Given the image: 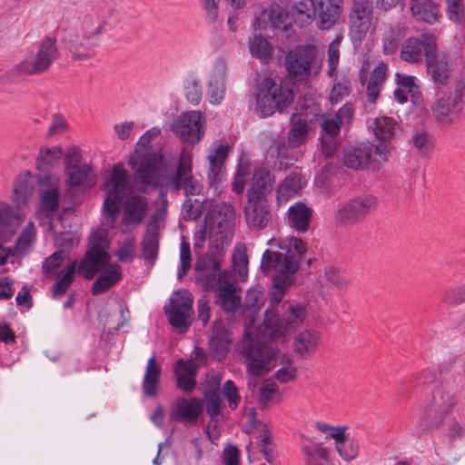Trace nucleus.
I'll return each mask as SVG.
<instances>
[{"instance_id": "1", "label": "nucleus", "mask_w": 465, "mask_h": 465, "mask_svg": "<svg viewBox=\"0 0 465 465\" xmlns=\"http://www.w3.org/2000/svg\"><path fill=\"white\" fill-rule=\"evenodd\" d=\"M164 187L171 192H184L187 198L182 205V211L185 220H196L202 216L203 203L197 199L193 202L189 197L198 195L203 187L193 174V158L186 149L181 151L175 172L166 177Z\"/></svg>"}, {"instance_id": "2", "label": "nucleus", "mask_w": 465, "mask_h": 465, "mask_svg": "<svg viewBox=\"0 0 465 465\" xmlns=\"http://www.w3.org/2000/svg\"><path fill=\"white\" fill-rule=\"evenodd\" d=\"M421 38V41L409 38V61H420L423 53L426 56L427 71L432 81L447 84L450 74L447 57L437 56L436 38L433 35H422Z\"/></svg>"}, {"instance_id": "3", "label": "nucleus", "mask_w": 465, "mask_h": 465, "mask_svg": "<svg viewBox=\"0 0 465 465\" xmlns=\"http://www.w3.org/2000/svg\"><path fill=\"white\" fill-rule=\"evenodd\" d=\"M110 241L101 232L90 235L87 248L80 260H76L75 272L86 280H93L111 262L108 250Z\"/></svg>"}, {"instance_id": "4", "label": "nucleus", "mask_w": 465, "mask_h": 465, "mask_svg": "<svg viewBox=\"0 0 465 465\" xmlns=\"http://www.w3.org/2000/svg\"><path fill=\"white\" fill-rule=\"evenodd\" d=\"M386 161V144L375 145L371 142H361L349 144L343 150V163L350 169L375 171Z\"/></svg>"}, {"instance_id": "5", "label": "nucleus", "mask_w": 465, "mask_h": 465, "mask_svg": "<svg viewBox=\"0 0 465 465\" xmlns=\"http://www.w3.org/2000/svg\"><path fill=\"white\" fill-rule=\"evenodd\" d=\"M293 98V92L289 86H283L272 78L266 77L258 85L257 113L262 117L270 116L276 111L282 113L289 106Z\"/></svg>"}, {"instance_id": "6", "label": "nucleus", "mask_w": 465, "mask_h": 465, "mask_svg": "<svg viewBox=\"0 0 465 465\" xmlns=\"http://www.w3.org/2000/svg\"><path fill=\"white\" fill-rule=\"evenodd\" d=\"M59 57L56 39L46 36L37 45L35 53L14 65L9 73L19 75H38L48 71Z\"/></svg>"}, {"instance_id": "7", "label": "nucleus", "mask_w": 465, "mask_h": 465, "mask_svg": "<svg viewBox=\"0 0 465 465\" xmlns=\"http://www.w3.org/2000/svg\"><path fill=\"white\" fill-rule=\"evenodd\" d=\"M241 353L245 358L249 373L262 376L270 371L275 364L277 351L260 339L245 334Z\"/></svg>"}, {"instance_id": "8", "label": "nucleus", "mask_w": 465, "mask_h": 465, "mask_svg": "<svg viewBox=\"0 0 465 465\" xmlns=\"http://www.w3.org/2000/svg\"><path fill=\"white\" fill-rule=\"evenodd\" d=\"M343 0H301L295 5L300 15L306 16L307 21L317 20L322 30L331 28L342 12Z\"/></svg>"}, {"instance_id": "9", "label": "nucleus", "mask_w": 465, "mask_h": 465, "mask_svg": "<svg viewBox=\"0 0 465 465\" xmlns=\"http://www.w3.org/2000/svg\"><path fill=\"white\" fill-rule=\"evenodd\" d=\"M129 189V176L122 163L114 165L110 178L103 184V190L106 191L104 202V212L114 218Z\"/></svg>"}, {"instance_id": "10", "label": "nucleus", "mask_w": 465, "mask_h": 465, "mask_svg": "<svg viewBox=\"0 0 465 465\" xmlns=\"http://www.w3.org/2000/svg\"><path fill=\"white\" fill-rule=\"evenodd\" d=\"M175 298L170 299V305L164 306V313L172 327L180 333H185L192 324L194 313L193 295L186 290H179L175 292Z\"/></svg>"}, {"instance_id": "11", "label": "nucleus", "mask_w": 465, "mask_h": 465, "mask_svg": "<svg viewBox=\"0 0 465 465\" xmlns=\"http://www.w3.org/2000/svg\"><path fill=\"white\" fill-rule=\"evenodd\" d=\"M138 165L134 172L135 180L145 187L159 188L162 186V172L165 168L166 162L161 153H145L136 155Z\"/></svg>"}, {"instance_id": "12", "label": "nucleus", "mask_w": 465, "mask_h": 465, "mask_svg": "<svg viewBox=\"0 0 465 465\" xmlns=\"http://www.w3.org/2000/svg\"><path fill=\"white\" fill-rule=\"evenodd\" d=\"M317 57V49L312 45H300L290 50L284 60L288 74L296 81L308 79Z\"/></svg>"}, {"instance_id": "13", "label": "nucleus", "mask_w": 465, "mask_h": 465, "mask_svg": "<svg viewBox=\"0 0 465 465\" xmlns=\"http://www.w3.org/2000/svg\"><path fill=\"white\" fill-rule=\"evenodd\" d=\"M378 199L371 194L359 196L346 202L335 214V221L344 226L361 222L376 206Z\"/></svg>"}, {"instance_id": "14", "label": "nucleus", "mask_w": 465, "mask_h": 465, "mask_svg": "<svg viewBox=\"0 0 465 465\" xmlns=\"http://www.w3.org/2000/svg\"><path fill=\"white\" fill-rule=\"evenodd\" d=\"M372 2L356 0L350 13L349 35L354 45H360L365 38L372 20Z\"/></svg>"}, {"instance_id": "15", "label": "nucleus", "mask_w": 465, "mask_h": 465, "mask_svg": "<svg viewBox=\"0 0 465 465\" xmlns=\"http://www.w3.org/2000/svg\"><path fill=\"white\" fill-rule=\"evenodd\" d=\"M202 114L192 111L176 117L171 125V131L184 143L195 144L203 135L201 123Z\"/></svg>"}, {"instance_id": "16", "label": "nucleus", "mask_w": 465, "mask_h": 465, "mask_svg": "<svg viewBox=\"0 0 465 465\" xmlns=\"http://www.w3.org/2000/svg\"><path fill=\"white\" fill-rule=\"evenodd\" d=\"M463 107L460 91L439 97L430 106L433 117L440 124H450L459 119Z\"/></svg>"}, {"instance_id": "17", "label": "nucleus", "mask_w": 465, "mask_h": 465, "mask_svg": "<svg viewBox=\"0 0 465 465\" xmlns=\"http://www.w3.org/2000/svg\"><path fill=\"white\" fill-rule=\"evenodd\" d=\"M243 213L245 222L250 229L255 231L264 229L271 217L267 198L247 196Z\"/></svg>"}, {"instance_id": "18", "label": "nucleus", "mask_w": 465, "mask_h": 465, "mask_svg": "<svg viewBox=\"0 0 465 465\" xmlns=\"http://www.w3.org/2000/svg\"><path fill=\"white\" fill-rule=\"evenodd\" d=\"M202 400L197 398H179L170 410V420L195 424L203 411Z\"/></svg>"}, {"instance_id": "19", "label": "nucleus", "mask_w": 465, "mask_h": 465, "mask_svg": "<svg viewBox=\"0 0 465 465\" xmlns=\"http://www.w3.org/2000/svg\"><path fill=\"white\" fill-rule=\"evenodd\" d=\"M280 248L285 252L283 253L285 272L289 274L296 273L302 257L307 252V243L298 237L292 236L284 239Z\"/></svg>"}, {"instance_id": "20", "label": "nucleus", "mask_w": 465, "mask_h": 465, "mask_svg": "<svg viewBox=\"0 0 465 465\" xmlns=\"http://www.w3.org/2000/svg\"><path fill=\"white\" fill-rule=\"evenodd\" d=\"M232 333L222 320L213 323V333L209 340V350L213 357L218 361L226 358L232 342Z\"/></svg>"}, {"instance_id": "21", "label": "nucleus", "mask_w": 465, "mask_h": 465, "mask_svg": "<svg viewBox=\"0 0 465 465\" xmlns=\"http://www.w3.org/2000/svg\"><path fill=\"white\" fill-rule=\"evenodd\" d=\"M197 365L193 359H179L173 365L176 387L185 393L192 392L196 387Z\"/></svg>"}, {"instance_id": "22", "label": "nucleus", "mask_w": 465, "mask_h": 465, "mask_svg": "<svg viewBox=\"0 0 465 465\" xmlns=\"http://www.w3.org/2000/svg\"><path fill=\"white\" fill-rule=\"evenodd\" d=\"M211 228H217L219 232L229 231L234 224V212L230 204L220 203L214 204L205 217Z\"/></svg>"}, {"instance_id": "23", "label": "nucleus", "mask_w": 465, "mask_h": 465, "mask_svg": "<svg viewBox=\"0 0 465 465\" xmlns=\"http://www.w3.org/2000/svg\"><path fill=\"white\" fill-rule=\"evenodd\" d=\"M229 149L230 146L227 143H214L211 147L207 156L209 163L207 178L211 184L221 180Z\"/></svg>"}, {"instance_id": "24", "label": "nucleus", "mask_w": 465, "mask_h": 465, "mask_svg": "<svg viewBox=\"0 0 465 465\" xmlns=\"http://www.w3.org/2000/svg\"><path fill=\"white\" fill-rule=\"evenodd\" d=\"M312 214V208L302 202H296L287 211V223L296 232L305 233L310 229Z\"/></svg>"}, {"instance_id": "25", "label": "nucleus", "mask_w": 465, "mask_h": 465, "mask_svg": "<svg viewBox=\"0 0 465 465\" xmlns=\"http://www.w3.org/2000/svg\"><path fill=\"white\" fill-rule=\"evenodd\" d=\"M41 187H47L41 191V207L48 213H54L59 208V183L56 177L45 174L38 180Z\"/></svg>"}, {"instance_id": "26", "label": "nucleus", "mask_w": 465, "mask_h": 465, "mask_svg": "<svg viewBox=\"0 0 465 465\" xmlns=\"http://www.w3.org/2000/svg\"><path fill=\"white\" fill-rule=\"evenodd\" d=\"M346 427H337L331 437L335 440V447L340 456L346 461L354 460L360 451L359 439L345 432Z\"/></svg>"}, {"instance_id": "27", "label": "nucleus", "mask_w": 465, "mask_h": 465, "mask_svg": "<svg viewBox=\"0 0 465 465\" xmlns=\"http://www.w3.org/2000/svg\"><path fill=\"white\" fill-rule=\"evenodd\" d=\"M274 181V174L266 167L258 166L254 168L252 177V184L247 190L246 196L266 198L267 193L272 191Z\"/></svg>"}, {"instance_id": "28", "label": "nucleus", "mask_w": 465, "mask_h": 465, "mask_svg": "<svg viewBox=\"0 0 465 465\" xmlns=\"http://www.w3.org/2000/svg\"><path fill=\"white\" fill-rule=\"evenodd\" d=\"M123 278L122 269L118 263H110L101 272L91 286L93 295L103 294L115 286Z\"/></svg>"}, {"instance_id": "29", "label": "nucleus", "mask_w": 465, "mask_h": 465, "mask_svg": "<svg viewBox=\"0 0 465 465\" xmlns=\"http://www.w3.org/2000/svg\"><path fill=\"white\" fill-rule=\"evenodd\" d=\"M162 367L157 362L156 357L152 356L145 367L144 375L142 381V391L143 396L147 398H156L160 388Z\"/></svg>"}, {"instance_id": "30", "label": "nucleus", "mask_w": 465, "mask_h": 465, "mask_svg": "<svg viewBox=\"0 0 465 465\" xmlns=\"http://www.w3.org/2000/svg\"><path fill=\"white\" fill-rule=\"evenodd\" d=\"M123 220L126 223L138 224L143 222L148 209L147 199L141 194L128 196L124 203Z\"/></svg>"}, {"instance_id": "31", "label": "nucleus", "mask_w": 465, "mask_h": 465, "mask_svg": "<svg viewBox=\"0 0 465 465\" xmlns=\"http://www.w3.org/2000/svg\"><path fill=\"white\" fill-rule=\"evenodd\" d=\"M158 216L153 213L147 224L146 232L142 240V251L144 260L153 262L158 256L159 232Z\"/></svg>"}, {"instance_id": "32", "label": "nucleus", "mask_w": 465, "mask_h": 465, "mask_svg": "<svg viewBox=\"0 0 465 465\" xmlns=\"http://www.w3.org/2000/svg\"><path fill=\"white\" fill-rule=\"evenodd\" d=\"M376 139L380 142L378 145H385L389 150V143L398 133L400 127L392 117L381 116L372 120L370 124Z\"/></svg>"}, {"instance_id": "33", "label": "nucleus", "mask_w": 465, "mask_h": 465, "mask_svg": "<svg viewBox=\"0 0 465 465\" xmlns=\"http://www.w3.org/2000/svg\"><path fill=\"white\" fill-rule=\"evenodd\" d=\"M411 10L417 20L428 24L437 22L441 16L439 0H411Z\"/></svg>"}, {"instance_id": "34", "label": "nucleus", "mask_w": 465, "mask_h": 465, "mask_svg": "<svg viewBox=\"0 0 465 465\" xmlns=\"http://www.w3.org/2000/svg\"><path fill=\"white\" fill-rule=\"evenodd\" d=\"M302 175L298 172H291L276 189L278 204L285 203L296 196L302 189Z\"/></svg>"}, {"instance_id": "35", "label": "nucleus", "mask_w": 465, "mask_h": 465, "mask_svg": "<svg viewBox=\"0 0 465 465\" xmlns=\"http://www.w3.org/2000/svg\"><path fill=\"white\" fill-rule=\"evenodd\" d=\"M307 316V310L304 305H290L286 313L276 320L278 331L282 334L298 327Z\"/></svg>"}, {"instance_id": "36", "label": "nucleus", "mask_w": 465, "mask_h": 465, "mask_svg": "<svg viewBox=\"0 0 465 465\" xmlns=\"http://www.w3.org/2000/svg\"><path fill=\"white\" fill-rule=\"evenodd\" d=\"M215 303L226 312H232L240 306L241 297L237 295L233 282L224 281L223 286L218 288Z\"/></svg>"}, {"instance_id": "37", "label": "nucleus", "mask_w": 465, "mask_h": 465, "mask_svg": "<svg viewBox=\"0 0 465 465\" xmlns=\"http://www.w3.org/2000/svg\"><path fill=\"white\" fill-rule=\"evenodd\" d=\"M320 333L314 330H305L296 335L293 342L294 351L302 358L312 355L317 350Z\"/></svg>"}, {"instance_id": "38", "label": "nucleus", "mask_w": 465, "mask_h": 465, "mask_svg": "<svg viewBox=\"0 0 465 465\" xmlns=\"http://www.w3.org/2000/svg\"><path fill=\"white\" fill-rule=\"evenodd\" d=\"M409 100L411 103L409 114H413L421 120L428 117L426 103L420 91V82L411 75H409Z\"/></svg>"}, {"instance_id": "39", "label": "nucleus", "mask_w": 465, "mask_h": 465, "mask_svg": "<svg viewBox=\"0 0 465 465\" xmlns=\"http://www.w3.org/2000/svg\"><path fill=\"white\" fill-rule=\"evenodd\" d=\"M411 143L413 150L420 158H429L432 155L435 148V138L430 132L423 128L415 130Z\"/></svg>"}, {"instance_id": "40", "label": "nucleus", "mask_w": 465, "mask_h": 465, "mask_svg": "<svg viewBox=\"0 0 465 465\" xmlns=\"http://www.w3.org/2000/svg\"><path fill=\"white\" fill-rule=\"evenodd\" d=\"M90 39L84 35H74L64 40L69 52L72 54V59L74 61H82L92 57L90 51L95 47L96 44H89Z\"/></svg>"}, {"instance_id": "41", "label": "nucleus", "mask_w": 465, "mask_h": 465, "mask_svg": "<svg viewBox=\"0 0 465 465\" xmlns=\"http://www.w3.org/2000/svg\"><path fill=\"white\" fill-rule=\"evenodd\" d=\"M387 75V65L380 63L371 73L369 82L367 84L366 96L370 104H375L381 93V86L385 82Z\"/></svg>"}, {"instance_id": "42", "label": "nucleus", "mask_w": 465, "mask_h": 465, "mask_svg": "<svg viewBox=\"0 0 465 465\" xmlns=\"http://www.w3.org/2000/svg\"><path fill=\"white\" fill-rule=\"evenodd\" d=\"M307 120L302 114H293L291 117V128L288 133V143L295 148L302 145L307 137Z\"/></svg>"}, {"instance_id": "43", "label": "nucleus", "mask_w": 465, "mask_h": 465, "mask_svg": "<svg viewBox=\"0 0 465 465\" xmlns=\"http://www.w3.org/2000/svg\"><path fill=\"white\" fill-rule=\"evenodd\" d=\"M283 259L282 252L266 250L262 258L261 269L265 274L275 271L276 274L288 275L292 278L293 274H289L285 272Z\"/></svg>"}, {"instance_id": "44", "label": "nucleus", "mask_w": 465, "mask_h": 465, "mask_svg": "<svg viewBox=\"0 0 465 465\" xmlns=\"http://www.w3.org/2000/svg\"><path fill=\"white\" fill-rule=\"evenodd\" d=\"M76 259L67 264L59 273L58 281L52 286L53 298H59L66 293V291L74 281Z\"/></svg>"}, {"instance_id": "45", "label": "nucleus", "mask_w": 465, "mask_h": 465, "mask_svg": "<svg viewBox=\"0 0 465 465\" xmlns=\"http://www.w3.org/2000/svg\"><path fill=\"white\" fill-rule=\"evenodd\" d=\"M65 172L71 185L84 187H91L93 185L94 177L90 164L84 163L79 166L67 168Z\"/></svg>"}, {"instance_id": "46", "label": "nucleus", "mask_w": 465, "mask_h": 465, "mask_svg": "<svg viewBox=\"0 0 465 465\" xmlns=\"http://www.w3.org/2000/svg\"><path fill=\"white\" fill-rule=\"evenodd\" d=\"M302 451L305 465H324L322 461H327L329 458L328 449L319 443L303 444Z\"/></svg>"}, {"instance_id": "47", "label": "nucleus", "mask_w": 465, "mask_h": 465, "mask_svg": "<svg viewBox=\"0 0 465 465\" xmlns=\"http://www.w3.org/2000/svg\"><path fill=\"white\" fill-rule=\"evenodd\" d=\"M161 129L159 127H153L150 130L146 131L138 140L136 143V147L134 149V153L131 155L128 163L133 168H134V164L136 163L135 156L143 155L147 153L150 149L151 142L155 139L161 134Z\"/></svg>"}, {"instance_id": "48", "label": "nucleus", "mask_w": 465, "mask_h": 465, "mask_svg": "<svg viewBox=\"0 0 465 465\" xmlns=\"http://www.w3.org/2000/svg\"><path fill=\"white\" fill-rule=\"evenodd\" d=\"M203 396L206 401V413L211 417V419H214L219 416L223 407L220 387L216 385L210 390H206Z\"/></svg>"}, {"instance_id": "49", "label": "nucleus", "mask_w": 465, "mask_h": 465, "mask_svg": "<svg viewBox=\"0 0 465 465\" xmlns=\"http://www.w3.org/2000/svg\"><path fill=\"white\" fill-rule=\"evenodd\" d=\"M292 284V278L288 275L275 274L272 278V291L271 292V304H279L289 286Z\"/></svg>"}, {"instance_id": "50", "label": "nucleus", "mask_w": 465, "mask_h": 465, "mask_svg": "<svg viewBox=\"0 0 465 465\" xmlns=\"http://www.w3.org/2000/svg\"><path fill=\"white\" fill-rule=\"evenodd\" d=\"M17 223V215L12 207L0 202V232H14Z\"/></svg>"}, {"instance_id": "51", "label": "nucleus", "mask_w": 465, "mask_h": 465, "mask_svg": "<svg viewBox=\"0 0 465 465\" xmlns=\"http://www.w3.org/2000/svg\"><path fill=\"white\" fill-rule=\"evenodd\" d=\"M250 51L252 56L261 60H267L272 55V48L269 42L257 35L250 40Z\"/></svg>"}, {"instance_id": "52", "label": "nucleus", "mask_w": 465, "mask_h": 465, "mask_svg": "<svg viewBox=\"0 0 465 465\" xmlns=\"http://www.w3.org/2000/svg\"><path fill=\"white\" fill-rule=\"evenodd\" d=\"M114 256L118 262L124 263H131L135 257V239L134 237H127L119 245L115 251Z\"/></svg>"}, {"instance_id": "53", "label": "nucleus", "mask_w": 465, "mask_h": 465, "mask_svg": "<svg viewBox=\"0 0 465 465\" xmlns=\"http://www.w3.org/2000/svg\"><path fill=\"white\" fill-rule=\"evenodd\" d=\"M224 94L225 85L223 79L219 75L213 76L207 91L210 103L214 104H220L223 100Z\"/></svg>"}, {"instance_id": "54", "label": "nucleus", "mask_w": 465, "mask_h": 465, "mask_svg": "<svg viewBox=\"0 0 465 465\" xmlns=\"http://www.w3.org/2000/svg\"><path fill=\"white\" fill-rule=\"evenodd\" d=\"M62 156V151L58 147L46 148L41 151L40 156L37 159L38 168L40 170H46L49 167L56 164Z\"/></svg>"}, {"instance_id": "55", "label": "nucleus", "mask_w": 465, "mask_h": 465, "mask_svg": "<svg viewBox=\"0 0 465 465\" xmlns=\"http://www.w3.org/2000/svg\"><path fill=\"white\" fill-rule=\"evenodd\" d=\"M201 272V282L206 290H216L217 292L220 286H223L224 281H228L225 278V272H221L220 271H207Z\"/></svg>"}, {"instance_id": "56", "label": "nucleus", "mask_w": 465, "mask_h": 465, "mask_svg": "<svg viewBox=\"0 0 465 465\" xmlns=\"http://www.w3.org/2000/svg\"><path fill=\"white\" fill-rule=\"evenodd\" d=\"M36 230L33 222H30L18 237L15 249L18 252L25 253L35 240Z\"/></svg>"}, {"instance_id": "57", "label": "nucleus", "mask_w": 465, "mask_h": 465, "mask_svg": "<svg viewBox=\"0 0 465 465\" xmlns=\"http://www.w3.org/2000/svg\"><path fill=\"white\" fill-rule=\"evenodd\" d=\"M446 12L452 22L461 25L465 22V5L463 0H445Z\"/></svg>"}, {"instance_id": "58", "label": "nucleus", "mask_w": 465, "mask_h": 465, "mask_svg": "<svg viewBox=\"0 0 465 465\" xmlns=\"http://www.w3.org/2000/svg\"><path fill=\"white\" fill-rule=\"evenodd\" d=\"M275 396L280 397L278 385L271 380L265 381L260 387L259 403L266 407Z\"/></svg>"}, {"instance_id": "59", "label": "nucleus", "mask_w": 465, "mask_h": 465, "mask_svg": "<svg viewBox=\"0 0 465 465\" xmlns=\"http://www.w3.org/2000/svg\"><path fill=\"white\" fill-rule=\"evenodd\" d=\"M269 21L273 28L287 32L292 25L288 13L283 9H272L269 14Z\"/></svg>"}, {"instance_id": "60", "label": "nucleus", "mask_w": 465, "mask_h": 465, "mask_svg": "<svg viewBox=\"0 0 465 465\" xmlns=\"http://www.w3.org/2000/svg\"><path fill=\"white\" fill-rule=\"evenodd\" d=\"M223 396L227 400L231 410H236L241 401L239 390L232 380H228L222 389Z\"/></svg>"}, {"instance_id": "61", "label": "nucleus", "mask_w": 465, "mask_h": 465, "mask_svg": "<svg viewBox=\"0 0 465 465\" xmlns=\"http://www.w3.org/2000/svg\"><path fill=\"white\" fill-rule=\"evenodd\" d=\"M351 90V82L347 79H342L334 83L330 94V102L331 104L341 102L345 96L350 94Z\"/></svg>"}, {"instance_id": "62", "label": "nucleus", "mask_w": 465, "mask_h": 465, "mask_svg": "<svg viewBox=\"0 0 465 465\" xmlns=\"http://www.w3.org/2000/svg\"><path fill=\"white\" fill-rule=\"evenodd\" d=\"M233 271L241 282L248 279V256L244 252L234 253L232 256Z\"/></svg>"}, {"instance_id": "63", "label": "nucleus", "mask_w": 465, "mask_h": 465, "mask_svg": "<svg viewBox=\"0 0 465 465\" xmlns=\"http://www.w3.org/2000/svg\"><path fill=\"white\" fill-rule=\"evenodd\" d=\"M220 259L214 257L211 252H206L202 255L195 265L197 272H207V271H220Z\"/></svg>"}, {"instance_id": "64", "label": "nucleus", "mask_w": 465, "mask_h": 465, "mask_svg": "<svg viewBox=\"0 0 465 465\" xmlns=\"http://www.w3.org/2000/svg\"><path fill=\"white\" fill-rule=\"evenodd\" d=\"M64 258L61 251L55 252L47 257L43 262L42 272L45 277H50L51 274L61 267Z\"/></svg>"}]
</instances>
